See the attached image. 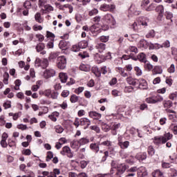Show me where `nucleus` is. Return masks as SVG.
<instances>
[{
	"label": "nucleus",
	"instance_id": "nucleus-14",
	"mask_svg": "<svg viewBox=\"0 0 177 177\" xmlns=\"http://www.w3.org/2000/svg\"><path fill=\"white\" fill-rule=\"evenodd\" d=\"M136 158L138 160V161H143V160H146V158H147V153L145 152L138 153L136 154Z\"/></svg>",
	"mask_w": 177,
	"mask_h": 177
},
{
	"label": "nucleus",
	"instance_id": "nucleus-49",
	"mask_svg": "<svg viewBox=\"0 0 177 177\" xmlns=\"http://www.w3.org/2000/svg\"><path fill=\"white\" fill-rule=\"evenodd\" d=\"M92 72L95 74V75L96 77H100V75L102 74V73L100 71H99V68H93L92 69Z\"/></svg>",
	"mask_w": 177,
	"mask_h": 177
},
{
	"label": "nucleus",
	"instance_id": "nucleus-21",
	"mask_svg": "<svg viewBox=\"0 0 177 177\" xmlns=\"http://www.w3.org/2000/svg\"><path fill=\"white\" fill-rule=\"evenodd\" d=\"M100 53H102L104 50H106V44L103 43H99L95 46Z\"/></svg>",
	"mask_w": 177,
	"mask_h": 177
},
{
	"label": "nucleus",
	"instance_id": "nucleus-36",
	"mask_svg": "<svg viewBox=\"0 0 177 177\" xmlns=\"http://www.w3.org/2000/svg\"><path fill=\"white\" fill-rule=\"evenodd\" d=\"M149 20L147 18H143L142 21H140V24L143 27H147Z\"/></svg>",
	"mask_w": 177,
	"mask_h": 177
},
{
	"label": "nucleus",
	"instance_id": "nucleus-60",
	"mask_svg": "<svg viewBox=\"0 0 177 177\" xmlns=\"http://www.w3.org/2000/svg\"><path fill=\"white\" fill-rule=\"evenodd\" d=\"M97 13H99V10H97L96 8H94L89 12L88 15L89 16H95V15H97Z\"/></svg>",
	"mask_w": 177,
	"mask_h": 177
},
{
	"label": "nucleus",
	"instance_id": "nucleus-30",
	"mask_svg": "<svg viewBox=\"0 0 177 177\" xmlns=\"http://www.w3.org/2000/svg\"><path fill=\"white\" fill-rule=\"evenodd\" d=\"M57 6L60 9V10H64L66 8L73 9V7L70 6V4H64V5H59V3H55Z\"/></svg>",
	"mask_w": 177,
	"mask_h": 177
},
{
	"label": "nucleus",
	"instance_id": "nucleus-35",
	"mask_svg": "<svg viewBox=\"0 0 177 177\" xmlns=\"http://www.w3.org/2000/svg\"><path fill=\"white\" fill-rule=\"evenodd\" d=\"M79 48L80 49H85V48L88 47V41L84 40L79 43Z\"/></svg>",
	"mask_w": 177,
	"mask_h": 177
},
{
	"label": "nucleus",
	"instance_id": "nucleus-17",
	"mask_svg": "<svg viewBox=\"0 0 177 177\" xmlns=\"http://www.w3.org/2000/svg\"><path fill=\"white\" fill-rule=\"evenodd\" d=\"M99 124L102 126V128L104 132H109L111 129V125L109 126L107 124L103 122L102 120H99Z\"/></svg>",
	"mask_w": 177,
	"mask_h": 177
},
{
	"label": "nucleus",
	"instance_id": "nucleus-3",
	"mask_svg": "<svg viewBox=\"0 0 177 177\" xmlns=\"http://www.w3.org/2000/svg\"><path fill=\"white\" fill-rule=\"evenodd\" d=\"M57 66L60 70H64L67 66V59L64 55L59 56L57 59Z\"/></svg>",
	"mask_w": 177,
	"mask_h": 177
},
{
	"label": "nucleus",
	"instance_id": "nucleus-55",
	"mask_svg": "<svg viewBox=\"0 0 177 177\" xmlns=\"http://www.w3.org/2000/svg\"><path fill=\"white\" fill-rule=\"evenodd\" d=\"M168 73L172 74L175 73V64H172L170 67L167 69Z\"/></svg>",
	"mask_w": 177,
	"mask_h": 177
},
{
	"label": "nucleus",
	"instance_id": "nucleus-43",
	"mask_svg": "<svg viewBox=\"0 0 177 177\" xmlns=\"http://www.w3.org/2000/svg\"><path fill=\"white\" fill-rule=\"evenodd\" d=\"M55 131L57 133H62V132L64 131V129L60 125H57L55 127Z\"/></svg>",
	"mask_w": 177,
	"mask_h": 177
},
{
	"label": "nucleus",
	"instance_id": "nucleus-29",
	"mask_svg": "<svg viewBox=\"0 0 177 177\" xmlns=\"http://www.w3.org/2000/svg\"><path fill=\"white\" fill-rule=\"evenodd\" d=\"M138 59L140 62H142V63H146V55L145 53H140L138 55Z\"/></svg>",
	"mask_w": 177,
	"mask_h": 177
},
{
	"label": "nucleus",
	"instance_id": "nucleus-38",
	"mask_svg": "<svg viewBox=\"0 0 177 177\" xmlns=\"http://www.w3.org/2000/svg\"><path fill=\"white\" fill-rule=\"evenodd\" d=\"M48 3V0H39L38 1V6L39 8H45Z\"/></svg>",
	"mask_w": 177,
	"mask_h": 177
},
{
	"label": "nucleus",
	"instance_id": "nucleus-62",
	"mask_svg": "<svg viewBox=\"0 0 177 177\" xmlns=\"http://www.w3.org/2000/svg\"><path fill=\"white\" fill-rule=\"evenodd\" d=\"M8 144L10 147H13L16 146V142H15V140H13L12 139L8 140Z\"/></svg>",
	"mask_w": 177,
	"mask_h": 177
},
{
	"label": "nucleus",
	"instance_id": "nucleus-28",
	"mask_svg": "<svg viewBox=\"0 0 177 177\" xmlns=\"http://www.w3.org/2000/svg\"><path fill=\"white\" fill-rule=\"evenodd\" d=\"M140 88L141 89H147V82L145 79L140 80Z\"/></svg>",
	"mask_w": 177,
	"mask_h": 177
},
{
	"label": "nucleus",
	"instance_id": "nucleus-22",
	"mask_svg": "<svg viewBox=\"0 0 177 177\" xmlns=\"http://www.w3.org/2000/svg\"><path fill=\"white\" fill-rule=\"evenodd\" d=\"M90 149L94 151V153H99L100 148L99 147V144L92 143L90 145Z\"/></svg>",
	"mask_w": 177,
	"mask_h": 177
},
{
	"label": "nucleus",
	"instance_id": "nucleus-59",
	"mask_svg": "<svg viewBox=\"0 0 177 177\" xmlns=\"http://www.w3.org/2000/svg\"><path fill=\"white\" fill-rule=\"evenodd\" d=\"M17 128L21 131H26V129H28V127H27V125L26 124H21L17 125Z\"/></svg>",
	"mask_w": 177,
	"mask_h": 177
},
{
	"label": "nucleus",
	"instance_id": "nucleus-42",
	"mask_svg": "<svg viewBox=\"0 0 177 177\" xmlns=\"http://www.w3.org/2000/svg\"><path fill=\"white\" fill-rule=\"evenodd\" d=\"M79 100H80V97L77 96L76 95H73L71 96L70 101L72 103H77V102H78Z\"/></svg>",
	"mask_w": 177,
	"mask_h": 177
},
{
	"label": "nucleus",
	"instance_id": "nucleus-15",
	"mask_svg": "<svg viewBox=\"0 0 177 177\" xmlns=\"http://www.w3.org/2000/svg\"><path fill=\"white\" fill-rule=\"evenodd\" d=\"M138 174L139 177L147 176V171L146 170V167H140L138 171Z\"/></svg>",
	"mask_w": 177,
	"mask_h": 177
},
{
	"label": "nucleus",
	"instance_id": "nucleus-24",
	"mask_svg": "<svg viewBox=\"0 0 177 177\" xmlns=\"http://www.w3.org/2000/svg\"><path fill=\"white\" fill-rule=\"evenodd\" d=\"M59 80H61V82L66 84V82H67V80H68V77L66 73H59Z\"/></svg>",
	"mask_w": 177,
	"mask_h": 177
},
{
	"label": "nucleus",
	"instance_id": "nucleus-51",
	"mask_svg": "<svg viewBox=\"0 0 177 177\" xmlns=\"http://www.w3.org/2000/svg\"><path fill=\"white\" fill-rule=\"evenodd\" d=\"M134 70L136 72V75H138V77H140V75H142V69H140L139 66H136L134 68Z\"/></svg>",
	"mask_w": 177,
	"mask_h": 177
},
{
	"label": "nucleus",
	"instance_id": "nucleus-12",
	"mask_svg": "<svg viewBox=\"0 0 177 177\" xmlns=\"http://www.w3.org/2000/svg\"><path fill=\"white\" fill-rule=\"evenodd\" d=\"M88 115L91 118H93V120H100V118H102V114L96 111L89 112Z\"/></svg>",
	"mask_w": 177,
	"mask_h": 177
},
{
	"label": "nucleus",
	"instance_id": "nucleus-31",
	"mask_svg": "<svg viewBox=\"0 0 177 177\" xmlns=\"http://www.w3.org/2000/svg\"><path fill=\"white\" fill-rule=\"evenodd\" d=\"M140 46H141V48H144V49H147V48H149V41L145 39L140 40Z\"/></svg>",
	"mask_w": 177,
	"mask_h": 177
},
{
	"label": "nucleus",
	"instance_id": "nucleus-23",
	"mask_svg": "<svg viewBox=\"0 0 177 177\" xmlns=\"http://www.w3.org/2000/svg\"><path fill=\"white\" fill-rule=\"evenodd\" d=\"M68 45V42H67L66 40H61L59 44V46L60 49H62V50H65V49H67Z\"/></svg>",
	"mask_w": 177,
	"mask_h": 177
},
{
	"label": "nucleus",
	"instance_id": "nucleus-46",
	"mask_svg": "<svg viewBox=\"0 0 177 177\" xmlns=\"http://www.w3.org/2000/svg\"><path fill=\"white\" fill-rule=\"evenodd\" d=\"M3 82L6 85H8V84H9V73H5L3 74Z\"/></svg>",
	"mask_w": 177,
	"mask_h": 177
},
{
	"label": "nucleus",
	"instance_id": "nucleus-32",
	"mask_svg": "<svg viewBox=\"0 0 177 177\" xmlns=\"http://www.w3.org/2000/svg\"><path fill=\"white\" fill-rule=\"evenodd\" d=\"M152 176L153 177H164V174L161 171L157 169L152 173Z\"/></svg>",
	"mask_w": 177,
	"mask_h": 177
},
{
	"label": "nucleus",
	"instance_id": "nucleus-45",
	"mask_svg": "<svg viewBox=\"0 0 177 177\" xmlns=\"http://www.w3.org/2000/svg\"><path fill=\"white\" fill-rule=\"evenodd\" d=\"M156 37V32L154 30H150L147 35L146 37L147 38H154Z\"/></svg>",
	"mask_w": 177,
	"mask_h": 177
},
{
	"label": "nucleus",
	"instance_id": "nucleus-25",
	"mask_svg": "<svg viewBox=\"0 0 177 177\" xmlns=\"http://www.w3.org/2000/svg\"><path fill=\"white\" fill-rule=\"evenodd\" d=\"M153 75L156 74H162V68L160 66H156L153 69Z\"/></svg>",
	"mask_w": 177,
	"mask_h": 177
},
{
	"label": "nucleus",
	"instance_id": "nucleus-56",
	"mask_svg": "<svg viewBox=\"0 0 177 177\" xmlns=\"http://www.w3.org/2000/svg\"><path fill=\"white\" fill-rule=\"evenodd\" d=\"M101 145H102V146H106L107 147H110L112 146L113 142H111L109 140H106V141H104L101 143Z\"/></svg>",
	"mask_w": 177,
	"mask_h": 177
},
{
	"label": "nucleus",
	"instance_id": "nucleus-26",
	"mask_svg": "<svg viewBox=\"0 0 177 177\" xmlns=\"http://www.w3.org/2000/svg\"><path fill=\"white\" fill-rule=\"evenodd\" d=\"M155 45L158 46V49H160V48H169V46H171V42H169V40H166L165 41H164V43L161 45L156 44Z\"/></svg>",
	"mask_w": 177,
	"mask_h": 177
},
{
	"label": "nucleus",
	"instance_id": "nucleus-9",
	"mask_svg": "<svg viewBox=\"0 0 177 177\" xmlns=\"http://www.w3.org/2000/svg\"><path fill=\"white\" fill-rule=\"evenodd\" d=\"M156 12H158V13H159L158 19L159 20H161V19H162V16L164 15V6H162V5L158 6L156 8Z\"/></svg>",
	"mask_w": 177,
	"mask_h": 177
},
{
	"label": "nucleus",
	"instance_id": "nucleus-27",
	"mask_svg": "<svg viewBox=\"0 0 177 177\" xmlns=\"http://www.w3.org/2000/svg\"><path fill=\"white\" fill-rule=\"evenodd\" d=\"M118 145L121 149H128L129 147V141H119Z\"/></svg>",
	"mask_w": 177,
	"mask_h": 177
},
{
	"label": "nucleus",
	"instance_id": "nucleus-48",
	"mask_svg": "<svg viewBox=\"0 0 177 177\" xmlns=\"http://www.w3.org/2000/svg\"><path fill=\"white\" fill-rule=\"evenodd\" d=\"M125 162L127 164L132 165L133 164H135V158H133V156H130L129 158L126 159Z\"/></svg>",
	"mask_w": 177,
	"mask_h": 177
},
{
	"label": "nucleus",
	"instance_id": "nucleus-18",
	"mask_svg": "<svg viewBox=\"0 0 177 177\" xmlns=\"http://www.w3.org/2000/svg\"><path fill=\"white\" fill-rule=\"evenodd\" d=\"M43 13H50V12H53L54 8L50 4H46L44 6V8H42Z\"/></svg>",
	"mask_w": 177,
	"mask_h": 177
},
{
	"label": "nucleus",
	"instance_id": "nucleus-5",
	"mask_svg": "<svg viewBox=\"0 0 177 177\" xmlns=\"http://www.w3.org/2000/svg\"><path fill=\"white\" fill-rule=\"evenodd\" d=\"M103 20L108 24H111L112 26H115V19L111 14H106L103 17Z\"/></svg>",
	"mask_w": 177,
	"mask_h": 177
},
{
	"label": "nucleus",
	"instance_id": "nucleus-4",
	"mask_svg": "<svg viewBox=\"0 0 177 177\" xmlns=\"http://www.w3.org/2000/svg\"><path fill=\"white\" fill-rule=\"evenodd\" d=\"M56 75V71L53 68H47L43 72V77L46 80H49V78H52V77H55Z\"/></svg>",
	"mask_w": 177,
	"mask_h": 177
},
{
	"label": "nucleus",
	"instance_id": "nucleus-63",
	"mask_svg": "<svg viewBox=\"0 0 177 177\" xmlns=\"http://www.w3.org/2000/svg\"><path fill=\"white\" fill-rule=\"evenodd\" d=\"M129 50L131 51V52H133L134 53H138V48H136V46H131L129 48Z\"/></svg>",
	"mask_w": 177,
	"mask_h": 177
},
{
	"label": "nucleus",
	"instance_id": "nucleus-54",
	"mask_svg": "<svg viewBox=\"0 0 177 177\" xmlns=\"http://www.w3.org/2000/svg\"><path fill=\"white\" fill-rule=\"evenodd\" d=\"M171 129L173 131L174 135H177V124H172L170 126Z\"/></svg>",
	"mask_w": 177,
	"mask_h": 177
},
{
	"label": "nucleus",
	"instance_id": "nucleus-53",
	"mask_svg": "<svg viewBox=\"0 0 177 177\" xmlns=\"http://www.w3.org/2000/svg\"><path fill=\"white\" fill-rule=\"evenodd\" d=\"M59 57V54L57 53H54L50 54L49 57L50 60H55V59H57Z\"/></svg>",
	"mask_w": 177,
	"mask_h": 177
},
{
	"label": "nucleus",
	"instance_id": "nucleus-6",
	"mask_svg": "<svg viewBox=\"0 0 177 177\" xmlns=\"http://www.w3.org/2000/svg\"><path fill=\"white\" fill-rule=\"evenodd\" d=\"M61 154L62 156H67L69 158H73V154L71 152V149L69 147H64L62 151H61Z\"/></svg>",
	"mask_w": 177,
	"mask_h": 177
},
{
	"label": "nucleus",
	"instance_id": "nucleus-47",
	"mask_svg": "<svg viewBox=\"0 0 177 177\" xmlns=\"http://www.w3.org/2000/svg\"><path fill=\"white\" fill-rule=\"evenodd\" d=\"M164 107H165L166 109H169L171 107H172V102L167 100V101H165L163 103Z\"/></svg>",
	"mask_w": 177,
	"mask_h": 177
},
{
	"label": "nucleus",
	"instance_id": "nucleus-19",
	"mask_svg": "<svg viewBox=\"0 0 177 177\" xmlns=\"http://www.w3.org/2000/svg\"><path fill=\"white\" fill-rule=\"evenodd\" d=\"M172 136L173 135L171 133L169 132L165 133L163 136H162L163 142L167 143L168 140H170V139H172Z\"/></svg>",
	"mask_w": 177,
	"mask_h": 177
},
{
	"label": "nucleus",
	"instance_id": "nucleus-57",
	"mask_svg": "<svg viewBox=\"0 0 177 177\" xmlns=\"http://www.w3.org/2000/svg\"><path fill=\"white\" fill-rule=\"evenodd\" d=\"M133 91V86H126L124 88V92L126 93H131V92H132Z\"/></svg>",
	"mask_w": 177,
	"mask_h": 177
},
{
	"label": "nucleus",
	"instance_id": "nucleus-2",
	"mask_svg": "<svg viewBox=\"0 0 177 177\" xmlns=\"http://www.w3.org/2000/svg\"><path fill=\"white\" fill-rule=\"evenodd\" d=\"M35 66L37 68L41 67V68H46L49 66V61L46 58L41 59L37 57L35 62Z\"/></svg>",
	"mask_w": 177,
	"mask_h": 177
},
{
	"label": "nucleus",
	"instance_id": "nucleus-61",
	"mask_svg": "<svg viewBox=\"0 0 177 177\" xmlns=\"http://www.w3.org/2000/svg\"><path fill=\"white\" fill-rule=\"evenodd\" d=\"M57 96H59V93H57V91H54L51 93L50 97H51V99H57Z\"/></svg>",
	"mask_w": 177,
	"mask_h": 177
},
{
	"label": "nucleus",
	"instance_id": "nucleus-16",
	"mask_svg": "<svg viewBox=\"0 0 177 177\" xmlns=\"http://www.w3.org/2000/svg\"><path fill=\"white\" fill-rule=\"evenodd\" d=\"M153 143L157 145L165 144V142H164V141L162 140V136H158L154 137Z\"/></svg>",
	"mask_w": 177,
	"mask_h": 177
},
{
	"label": "nucleus",
	"instance_id": "nucleus-52",
	"mask_svg": "<svg viewBox=\"0 0 177 177\" xmlns=\"http://www.w3.org/2000/svg\"><path fill=\"white\" fill-rule=\"evenodd\" d=\"M52 94V90L47 89L43 92V95L46 96V97H50V95Z\"/></svg>",
	"mask_w": 177,
	"mask_h": 177
},
{
	"label": "nucleus",
	"instance_id": "nucleus-34",
	"mask_svg": "<svg viewBox=\"0 0 177 177\" xmlns=\"http://www.w3.org/2000/svg\"><path fill=\"white\" fill-rule=\"evenodd\" d=\"M120 127H121V124L120 123L113 122L111 124V129L112 131H117Z\"/></svg>",
	"mask_w": 177,
	"mask_h": 177
},
{
	"label": "nucleus",
	"instance_id": "nucleus-58",
	"mask_svg": "<svg viewBox=\"0 0 177 177\" xmlns=\"http://www.w3.org/2000/svg\"><path fill=\"white\" fill-rule=\"evenodd\" d=\"M170 175L172 177L177 176V170L174 168H171L170 169Z\"/></svg>",
	"mask_w": 177,
	"mask_h": 177
},
{
	"label": "nucleus",
	"instance_id": "nucleus-11",
	"mask_svg": "<svg viewBox=\"0 0 177 177\" xmlns=\"http://www.w3.org/2000/svg\"><path fill=\"white\" fill-rule=\"evenodd\" d=\"M126 81L127 83H129V85H132L133 86H136L138 82V79H135L132 77H127Z\"/></svg>",
	"mask_w": 177,
	"mask_h": 177
},
{
	"label": "nucleus",
	"instance_id": "nucleus-1",
	"mask_svg": "<svg viewBox=\"0 0 177 177\" xmlns=\"http://www.w3.org/2000/svg\"><path fill=\"white\" fill-rule=\"evenodd\" d=\"M162 100H164V97L160 95L151 96L145 99L146 103L149 104H156V103H160V102H162Z\"/></svg>",
	"mask_w": 177,
	"mask_h": 177
},
{
	"label": "nucleus",
	"instance_id": "nucleus-41",
	"mask_svg": "<svg viewBox=\"0 0 177 177\" xmlns=\"http://www.w3.org/2000/svg\"><path fill=\"white\" fill-rule=\"evenodd\" d=\"M35 19L37 21V23H42V21H44V19L41 18V13L39 12L36 13V15H35Z\"/></svg>",
	"mask_w": 177,
	"mask_h": 177
},
{
	"label": "nucleus",
	"instance_id": "nucleus-50",
	"mask_svg": "<svg viewBox=\"0 0 177 177\" xmlns=\"http://www.w3.org/2000/svg\"><path fill=\"white\" fill-rule=\"evenodd\" d=\"M156 153V151L154 150V148H153V147L149 146L148 148V154L149 156H154Z\"/></svg>",
	"mask_w": 177,
	"mask_h": 177
},
{
	"label": "nucleus",
	"instance_id": "nucleus-7",
	"mask_svg": "<svg viewBox=\"0 0 177 177\" xmlns=\"http://www.w3.org/2000/svg\"><path fill=\"white\" fill-rule=\"evenodd\" d=\"M115 9V6L113 4L109 5V4H102L100 6V10L102 12H113Z\"/></svg>",
	"mask_w": 177,
	"mask_h": 177
},
{
	"label": "nucleus",
	"instance_id": "nucleus-8",
	"mask_svg": "<svg viewBox=\"0 0 177 177\" xmlns=\"http://www.w3.org/2000/svg\"><path fill=\"white\" fill-rule=\"evenodd\" d=\"M127 166L125 165V164L122 163V164H119L118 165V172L116 173L117 175H122V174H124V172H125V171H127Z\"/></svg>",
	"mask_w": 177,
	"mask_h": 177
},
{
	"label": "nucleus",
	"instance_id": "nucleus-37",
	"mask_svg": "<svg viewBox=\"0 0 177 177\" xmlns=\"http://www.w3.org/2000/svg\"><path fill=\"white\" fill-rule=\"evenodd\" d=\"M165 16H166V19L167 20H170L171 23H170V26L171 24H172V17H174V15L172 14V12H165Z\"/></svg>",
	"mask_w": 177,
	"mask_h": 177
},
{
	"label": "nucleus",
	"instance_id": "nucleus-33",
	"mask_svg": "<svg viewBox=\"0 0 177 177\" xmlns=\"http://www.w3.org/2000/svg\"><path fill=\"white\" fill-rule=\"evenodd\" d=\"M35 49L37 52H42L45 49V44L44 43H39L36 46Z\"/></svg>",
	"mask_w": 177,
	"mask_h": 177
},
{
	"label": "nucleus",
	"instance_id": "nucleus-20",
	"mask_svg": "<svg viewBox=\"0 0 177 177\" xmlns=\"http://www.w3.org/2000/svg\"><path fill=\"white\" fill-rule=\"evenodd\" d=\"M80 141L77 140H73L72 142H71V147L72 149H75L76 150H78V149H80Z\"/></svg>",
	"mask_w": 177,
	"mask_h": 177
},
{
	"label": "nucleus",
	"instance_id": "nucleus-10",
	"mask_svg": "<svg viewBox=\"0 0 177 177\" xmlns=\"http://www.w3.org/2000/svg\"><path fill=\"white\" fill-rule=\"evenodd\" d=\"M80 125L83 126V127H84V129H86V128H88V127H89V125H91V120H89V119L86 118H83L80 119Z\"/></svg>",
	"mask_w": 177,
	"mask_h": 177
},
{
	"label": "nucleus",
	"instance_id": "nucleus-44",
	"mask_svg": "<svg viewBox=\"0 0 177 177\" xmlns=\"http://www.w3.org/2000/svg\"><path fill=\"white\" fill-rule=\"evenodd\" d=\"M52 158H53V152L49 151L47 152L46 161L49 162Z\"/></svg>",
	"mask_w": 177,
	"mask_h": 177
},
{
	"label": "nucleus",
	"instance_id": "nucleus-40",
	"mask_svg": "<svg viewBox=\"0 0 177 177\" xmlns=\"http://www.w3.org/2000/svg\"><path fill=\"white\" fill-rule=\"evenodd\" d=\"M15 86L14 87V89L15 91H19L20 89V85H21V81L20 80H17L15 82Z\"/></svg>",
	"mask_w": 177,
	"mask_h": 177
},
{
	"label": "nucleus",
	"instance_id": "nucleus-39",
	"mask_svg": "<svg viewBox=\"0 0 177 177\" xmlns=\"http://www.w3.org/2000/svg\"><path fill=\"white\" fill-rule=\"evenodd\" d=\"M88 142L89 140H88L86 138H82L79 140L80 146H84V145H88Z\"/></svg>",
	"mask_w": 177,
	"mask_h": 177
},
{
	"label": "nucleus",
	"instance_id": "nucleus-64",
	"mask_svg": "<svg viewBox=\"0 0 177 177\" xmlns=\"http://www.w3.org/2000/svg\"><path fill=\"white\" fill-rule=\"evenodd\" d=\"M109 36H101L100 37V41H101V42H107L109 41Z\"/></svg>",
	"mask_w": 177,
	"mask_h": 177
},
{
	"label": "nucleus",
	"instance_id": "nucleus-13",
	"mask_svg": "<svg viewBox=\"0 0 177 177\" xmlns=\"http://www.w3.org/2000/svg\"><path fill=\"white\" fill-rule=\"evenodd\" d=\"M90 31L92 32V34H95L96 35L100 32V28H99L97 25L94 24L90 27Z\"/></svg>",
	"mask_w": 177,
	"mask_h": 177
}]
</instances>
